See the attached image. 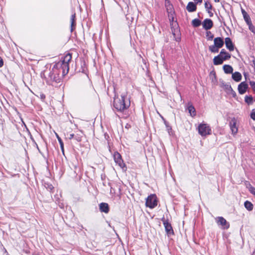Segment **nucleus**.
Returning a JSON list of instances; mask_svg holds the SVG:
<instances>
[{"instance_id":"1","label":"nucleus","mask_w":255,"mask_h":255,"mask_svg":"<svg viewBox=\"0 0 255 255\" xmlns=\"http://www.w3.org/2000/svg\"><path fill=\"white\" fill-rule=\"evenodd\" d=\"M72 59L71 54H66L61 60L56 63L51 69L44 71L43 76L47 84L54 86L61 82L60 74L62 73V77L65 76L69 72V63Z\"/></svg>"},{"instance_id":"2","label":"nucleus","mask_w":255,"mask_h":255,"mask_svg":"<svg viewBox=\"0 0 255 255\" xmlns=\"http://www.w3.org/2000/svg\"><path fill=\"white\" fill-rule=\"evenodd\" d=\"M130 105L129 98L127 97V94H123L121 98L115 97L114 101V108L119 112H124Z\"/></svg>"},{"instance_id":"3","label":"nucleus","mask_w":255,"mask_h":255,"mask_svg":"<svg viewBox=\"0 0 255 255\" xmlns=\"http://www.w3.org/2000/svg\"><path fill=\"white\" fill-rule=\"evenodd\" d=\"M198 132L202 136H206L211 134V128L206 124H201L199 125Z\"/></svg>"},{"instance_id":"4","label":"nucleus","mask_w":255,"mask_h":255,"mask_svg":"<svg viewBox=\"0 0 255 255\" xmlns=\"http://www.w3.org/2000/svg\"><path fill=\"white\" fill-rule=\"evenodd\" d=\"M145 205L150 209H153L157 205V199L155 194H151L147 197Z\"/></svg>"},{"instance_id":"5","label":"nucleus","mask_w":255,"mask_h":255,"mask_svg":"<svg viewBox=\"0 0 255 255\" xmlns=\"http://www.w3.org/2000/svg\"><path fill=\"white\" fill-rule=\"evenodd\" d=\"M113 156L115 162L118 164L121 168L125 170V168H126V167L123 160L122 159L121 155L118 152L116 151L114 152Z\"/></svg>"},{"instance_id":"6","label":"nucleus","mask_w":255,"mask_h":255,"mask_svg":"<svg viewBox=\"0 0 255 255\" xmlns=\"http://www.w3.org/2000/svg\"><path fill=\"white\" fill-rule=\"evenodd\" d=\"M216 222L219 226H221L223 229H228L230 224L226 220L222 217H218L216 219Z\"/></svg>"},{"instance_id":"7","label":"nucleus","mask_w":255,"mask_h":255,"mask_svg":"<svg viewBox=\"0 0 255 255\" xmlns=\"http://www.w3.org/2000/svg\"><path fill=\"white\" fill-rule=\"evenodd\" d=\"M163 224L165 227V230L168 235L173 234V230L171 224L168 222L167 220H165L164 218L162 219Z\"/></svg>"},{"instance_id":"8","label":"nucleus","mask_w":255,"mask_h":255,"mask_svg":"<svg viewBox=\"0 0 255 255\" xmlns=\"http://www.w3.org/2000/svg\"><path fill=\"white\" fill-rule=\"evenodd\" d=\"M236 119L235 118H232L230 122L229 125L230 129L232 131V133L233 134H236L238 132V129L236 126Z\"/></svg>"},{"instance_id":"9","label":"nucleus","mask_w":255,"mask_h":255,"mask_svg":"<svg viewBox=\"0 0 255 255\" xmlns=\"http://www.w3.org/2000/svg\"><path fill=\"white\" fill-rule=\"evenodd\" d=\"M248 88V85L245 82H242L238 85V90L239 93L241 95L245 94Z\"/></svg>"},{"instance_id":"10","label":"nucleus","mask_w":255,"mask_h":255,"mask_svg":"<svg viewBox=\"0 0 255 255\" xmlns=\"http://www.w3.org/2000/svg\"><path fill=\"white\" fill-rule=\"evenodd\" d=\"M202 25L205 29L208 30L213 27V23L211 19L206 18L203 21Z\"/></svg>"},{"instance_id":"11","label":"nucleus","mask_w":255,"mask_h":255,"mask_svg":"<svg viewBox=\"0 0 255 255\" xmlns=\"http://www.w3.org/2000/svg\"><path fill=\"white\" fill-rule=\"evenodd\" d=\"M225 43L226 46L228 49L230 51H233L234 50V45L232 42L231 39L230 37H226L225 39Z\"/></svg>"},{"instance_id":"12","label":"nucleus","mask_w":255,"mask_h":255,"mask_svg":"<svg viewBox=\"0 0 255 255\" xmlns=\"http://www.w3.org/2000/svg\"><path fill=\"white\" fill-rule=\"evenodd\" d=\"M224 42L223 38L222 37H216L214 39V44L217 48H221L224 45Z\"/></svg>"},{"instance_id":"13","label":"nucleus","mask_w":255,"mask_h":255,"mask_svg":"<svg viewBox=\"0 0 255 255\" xmlns=\"http://www.w3.org/2000/svg\"><path fill=\"white\" fill-rule=\"evenodd\" d=\"M100 210L102 212L108 213L109 211V205L106 203H101L99 205Z\"/></svg>"},{"instance_id":"14","label":"nucleus","mask_w":255,"mask_h":255,"mask_svg":"<svg viewBox=\"0 0 255 255\" xmlns=\"http://www.w3.org/2000/svg\"><path fill=\"white\" fill-rule=\"evenodd\" d=\"M188 12H192L196 10L197 6L195 3L193 2H189L186 6Z\"/></svg>"},{"instance_id":"15","label":"nucleus","mask_w":255,"mask_h":255,"mask_svg":"<svg viewBox=\"0 0 255 255\" xmlns=\"http://www.w3.org/2000/svg\"><path fill=\"white\" fill-rule=\"evenodd\" d=\"M225 60H223L222 57L219 54L215 56L213 59V63L215 65H218L222 64Z\"/></svg>"},{"instance_id":"16","label":"nucleus","mask_w":255,"mask_h":255,"mask_svg":"<svg viewBox=\"0 0 255 255\" xmlns=\"http://www.w3.org/2000/svg\"><path fill=\"white\" fill-rule=\"evenodd\" d=\"M232 78L236 82H240L242 80V75L239 72L232 73Z\"/></svg>"},{"instance_id":"17","label":"nucleus","mask_w":255,"mask_h":255,"mask_svg":"<svg viewBox=\"0 0 255 255\" xmlns=\"http://www.w3.org/2000/svg\"><path fill=\"white\" fill-rule=\"evenodd\" d=\"M219 54L222 57L223 60H225L229 59L231 58L230 54L226 52L224 49L221 50Z\"/></svg>"},{"instance_id":"18","label":"nucleus","mask_w":255,"mask_h":255,"mask_svg":"<svg viewBox=\"0 0 255 255\" xmlns=\"http://www.w3.org/2000/svg\"><path fill=\"white\" fill-rule=\"evenodd\" d=\"M242 13L243 15L244 20L246 22L247 24L252 21L250 16L248 14L247 12L243 8H241Z\"/></svg>"},{"instance_id":"19","label":"nucleus","mask_w":255,"mask_h":255,"mask_svg":"<svg viewBox=\"0 0 255 255\" xmlns=\"http://www.w3.org/2000/svg\"><path fill=\"white\" fill-rule=\"evenodd\" d=\"M223 68L226 74H231L233 72V68L230 65H225L223 66Z\"/></svg>"},{"instance_id":"20","label":"nucleus","mask_w":255,"mask_h":255,"mask_svg":"<svg viewBox=\"0 0 255 255\" xmlns=\"http://www.w3.org/2000/svg\"><path fill=\"white\" fill-rule=\"evenodd\" d=\"M76 26V15L75 13L72 14L71 16V31L72 32Z\"/></svg>"},{"instance_id":"21","label":"nucleus","mask_w":255,"mask_h":255,"mask_svg":"<svg viewBox=\"0 0 255 255\" xmlns=\"http://www.w3.org/2000/svg\"><path fill=\"white\" fill-rule=\"evenodd\" d=\"M205 7L208 13H209L210 16H212L213 15V13L210 11L212 8L211 4L208 1H206L205 2Z\"/></svg>"},{"instance_id":"22","label":"nucleus","mask_w":255,"mask_h":255,"mask_svg":"<svg viewBox=\"0 0 255 255\" xmlns=\"http://www.w3.org/2000/svg\"><path fill=\"white\" fill-rule=\"evenodd\" d=\"M245 208L249 211H251L253 209V205L250 201H246L244 203Z\"/></svg>"},{"instance_id":"23","label":"nucleus","mask_w":255,"mask_h":255,"mask_svg":"<svg viewBox=\"0 0 255 255\" xmlns=\"http://www.w3.org/2000/svg\"><path fill=\"white\" fill-rule=\"evenodd\" d=\"M189 113L190 114L191 116H194L196 115V111L194 107L192 105H190L188 107Z\"/></svg>"},{"instance_id":"24","label":"nucleus","mask_w":255,"mask_h":255,"mask_svg":"<svg viewBox=\"0 0 255 255\" xmlns=\"http://www.w3.org/2000/svg\"><path fill=\"white\" fill-rule=\"evenodd\" d=\"M245 101L248 105L252 104L253 102V98L252 96H246L245 97Z\"/></svg>"},{"instance_id":"25","label":"nucleus","mask_w":255,"mask_h":255,"mask_svg":"<svg viewBox=\"0 0 255 255\" xmlns=\"http://www.w3.org/2000/svg\"><path fill=\"white\" fill-rule=\"evenodd\" d=\"M220 48H217V47L215 46V45L214 44V45H210L209 47V50L212 52V53H217L219 51V49Z\"/></svg>"},{"instance_id":"26","label":"nucleus","mask_w":255,"mask_h":255,"mask_svg":"<svg viewBox=\"0 0 255 255\" xmlns=\"http://www.w3.org/2000/svg\"><path fill=\"white\" fill-rule=\"evenodd\" d=\"M201 23V21L198 18L194 19L192 21V24L193 26L195 27L199 26L200 25Z\"/></svg>"},{"instance_id":"27","label":"nucleus","mask_w":255,"mask_h":255,"mask_svg":"<svg viewBox=\"0 0 255 255\" xmlns=\"http://www.w3.org/2000/svg\"><path fill=\"white\" fill-rule=\"evenodd\" d=\"M223 88L227 94L229 93L231 91H232V90L233 89L231 86L229 84H224L223 85Z\"/></svg>"},{"instance_id":"28","label":"nucleus","mask_w":255,"mask_h":255,"mask_svg":"<svg viewBox=\"0 0 255 255\" xmlns=\"http://www.w3.org/2000/svg\"><path fill=\"white\" fill-rule=\"evenodd\" d=\"M206 38L208 40H212L214 38L213 34L210 31H207L206 33Z\"/></svg>"},{"instance_id":"29","label":"nucleus","mask_w":255,"mask_h":255,"mask_svg":"<svg viewBox=\"0 0 255 255\" xmlns=\"http://www.w3.org/2000/svg\"><path fill=\"white\" fill-rule=\"evenodd\" d=\"M163 120H164V124L166 127V129H167L168 133L169 134H171V132L172 131L171 127L169 125L167 121H166L164 119H163Z\"/></svg>"},{"instance_id":"30","label":"nucleus","mask_w":255,"mask_h":255,"mask_svg":"<svg viewBox=\"0 0 255 255\" xmlns=\"http://www.w3.org/2000/svg\"><path fill=\"white\" fill-rule=\"evenodd\" d=\"M247 24L249 26V29L254 34H255V27L253 25L252 21L247 23Z\"/></svg>"},{"instance_id":"31","label":"nucleus","mask_w":255,"mask_h":255,"mask_svg":"<svg viewBox=\"0 0 255 255\" xmlns=\"http://www.w3.org/2000/svg\"><path fill=\"white\" fill-rule=\"evenodd\" d=\"M58 140L59 142V144L60 145V148L61 149V150L63 152V153L64 154V143L62 141V140L61 139V138L59 137L58 136Z\"/></svg>"},{"instance_id":"32","label":"nucleus","mask_w":255,"mask_h":255,"mask_svg":"<svg viewBox=\"0 0 255 255\" xmlns=\"http://www.w3.org/2000/svg\"><path fill=\"white\" fill-rule=\"evenodd\" d=\"M250 85L253 89V91L255 92V81H250Z\"/></svg>"},{"instance_id":"33","label":"nucleus","mask_w":255,"mask_h":255,"mask_svg":"<svg viewBox=\"0 0 255 255\" xmlns=\"http://www.w3.org/2000/svg\"><path fill=\"white\" fill-rule=\"evenodd\" d=\"M250 65L254 68V69L255 71V59L254 57L253 60L251 61Z\"/></svg>"},{"instance_id":"34","label":"nucleus","mask_w":255,"mask_h":255,"mask_svg":"<svg viewBox=\"0 0 255 255\" xmlns=\"http://www.w3.org/2000/svg\"><path fill=\"white\" fill-rule=\"evenodd\" d=\"M250 192L253 194L255 196V188L254 187H251L250 188Z\"/></svg>"},{"instance_id":"35","label":"nucleus","mask_w":255,"mask_h":255,"mask_svg":"<svg viewBox=\"0 0 255 255\" xmlns=\"http://www.w3.org/2000/svg\"><path fill=\"white\" fill-rule=\"evenodd\" d=\"M228 94L232 95L233 97H236V93L233 89L232 90V91H231Z\"/></svg>"},{"instance_id":"36","label":"nucleus","mask_w":255,"mask_h":255,"mask_svg":"<svg viewBox=\"0 0 255 255\" xmlns=\"http://www.w3.org/2000/svg\"><path fill=\"white\" fill-rule=\"evenodd\" d=\"M251 117L253 120L255 121V110H253L252 111V112L251 113Z\"/></svg>"},{"instance_id":"37","label":"nucleus","mask_w":255,"mask_h":255,"mask_svg":"<svg viewBox=\"0 0 255 255\" xmlns=\"http://www.w3.org/2000/svg\"><path fill=\"white\" fill-rule=\"evenodd\" d=\"M46 188L50 191H51L53 189V186L51 184H48Z\"/></svg>"},{"instance_id":"38","label":"nucleus","mask_w":255,"mask_h":255,"mask_svg":"<svg viewBox=\"0 0 255 255\" xmlns=\"http://www.w3.org/2000/svg\"><path fill=\"white\" fill-rule=\"evenodd\" d=\"M3 65V61L2 59L0 57V68Z\"/></svg>"},{"instance_id":"39","label":"nucleus","mask_w":255,"mask_h":255,"mask_svg":"<svg viewBox=\"0 0 255 255\" xmlns=\"http://www.w3.org/2000/svg\"><path fill=\"white\" fill-rule=\"evenodd\" d=\"M74 136V133H71L69 134V138L70 139H72Z\"/></svg>"},{"instance_id":"40","label":"nucleus","mask_w":255,"mask_h":255,"mask_svg":"<svg viewBox=\"0 0 255 255\" xmlns=\"http://www.w3.org/2000/svg\"><path fill=\"white\" fill-rule=\"evenodd\" d=\"M172 5L169 4L168 7H167V10L168 11L169 10H172Z\"/></svg>"},{"instance_id":"41","label":"nucleus","mask_w":255,"mask_h":255,"mask_svg":"<svg viewBox=\"0 0 255 255\" xmlns=\"http://www.w3.org/2000/svg\"><path fill=\"white\" fill-rule=\"evenodd\" d=\"M194 0L196 1L197 3H198V2L201 3L202 2V0Z\"/></svg>"},{"instance_id":"42","label":"nucleus","mask_w":255,"mask_h":255,"mask_svg":"<svg viewBox=\"0 0 255 255\" xmlns=\"http://www.w3.org/2000/svg\"><path fill=\"white\" fill-rule=\"evenodd\" d=\"M211 75L213 76L214 77V78H216V74L215 72H213V74H212V73H211Z\"/></svg>"},{"instance_id":"43","label":"nucleus","mask_w":255,"mask_h":255,"mask_svg":"<svg viewBox=\"0 0 255 255\" xmlns=\"http://www.w3.org/2000/svg\"><path fill=\"white\" fill-rule=\"evenodd\" d=\"M45 96L44 95H43V94L41 95V99H44L45 98Z\"/></svg>"},{"instance_id":"44","label":"nucleus","mask_w":255,"mask_h":255,"mask_svg":"<svg viewBox=\"0 0 255 255\" xmlns=\"http://www.w3.org/2000/svg\"><path fill=\"white\" fill-rule=\"evenodd\" d=\"M214 1L216 2H219L220 1V0H214Z\"/></svg>"},{"instance_id":"45","label":"nucleus","mask_w":255,"mask_h":255,"mask_svg":"<svg viewBox=\"0 0 255 255\" xmlns=\"http://www.w3.org/2000/svg\"><path fill=\"white\" fill-rule=\"evenodd\" d=\"M4 252L5 253H7V251H6V249H4Z\"/></svg>"},{"instance_id":"46","label":"nucleus","mask_w":255,"mask_h":255,"mask_svg":"<svg viewBox=\"0 0 255 255\" xmlns=\"http://www.w3.org/2000/svg\"><path fill=\"white\" fill-rule=\"evenodd\" d=\"M253 255H255V252H254Z\"/></svg>"}]
</instances>
